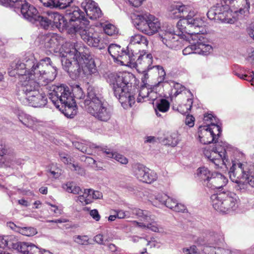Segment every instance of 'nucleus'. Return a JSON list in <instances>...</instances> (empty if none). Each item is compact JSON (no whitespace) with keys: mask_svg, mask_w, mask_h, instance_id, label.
<instances>
[{"mask_svg":"<svg viewBox=\"0 0 254 254\" xmlns=\"http://www.w3.org/2000/svg\"><path fill=\"white\" fill-rule=\"evenodd\" d=\"M224 241V235L222 233H213L204 240V243L211 246L219 247L223 245Z\"/></svg>","mask_w":254,"mask_h":254,"instance_id":"34","label":"nucleus"},{"mask_svg":"<svg viewBox=\"0 0 254 254\" xmlns=\"http://www.w3.org/2000/svg\"><path fill=\"white\" fill-rule=\"evenodd\" d=\"M148 41L146 37L141 34H136L131 36L129 38V43L127 47V51L133 52L134 55L135 53L133 50L135 46L137 47L144 48L147 46Z\"/></svg>","mask_w":254,"mask_h":254,"instance_id":"26","label":"nucleus"},{"mask_svg":"<svg viewBox=\"0 0 254 254\" xmlns=\"http://www.w3.org/2000/svg\"><path fill=\"white\" fill-rule=\"evenodd\" d=\"M213 208L220 212L229 213L238 206V196L231 191H223L211 196Z\"/></svg>","mask_w":254,"mask_h":254,"instance_id":"6","label":"nucleus"},{"mask_svg":"<svg viewBox=\"0 0 254 254\" xmlns=\"http://www.w3.org/2000/svg\"><path fill=\"white\" fill-rule=\"evenodd\" d=\"M231 15V11L227 4L217 3L212 6L207 13L208 18L210 20L225 21Z\"/></svg>","mask_w":254,"mask_h":254,"instance_id":"15","label":"nucleus"},{"mask_svg":"<svg viewBox=\"0 0 254 254\" xmlns=\"http://www.w3.org/2000/svg\"><path fill=\"white\" fill-rule=\"evenodd\" d=\"M14 112L19 116V121L27 127L30 128L32 127L33 126L36 124V121L29 115H25V119L24 120L21 119L20 118V117H21L20 114H22V112L20 111L19 109H15L14 110Z\"/></svg>","mask_w":254,"mask_h":254,"instance_id":"38","label":"nucleus"},{"mask_svg":"<svg viewBox=\"0 0 254 254\" xmlns=\"http://www.w3.org/2000/svg\"><path fill=\"white\" fill-rule=\"evenodd\" d=\"M188 34L195 35L203 33V22L201 19L188 17Z\"/></svg>","mask_w":254,"mask_h":254,"instance_id":"27","label":"nucleus"},{"mask_svg":"<svg viewBox=\"0 0 254 254\" xmlns=\"http://www.w3.org/2000/svg\"><path fill=\"white\" fill-rule=\"evenodd\" d=\"M46 204L53 208L51 209V211L53 212L56 214V216H59L63 213V209L59 207L58 206L52 204L49 202H46Z\"/></svg>","mask_w":254,"mask_h":254,"instance_id":"61","label":"nucleus"},{"mask_svg":"<svg viewBox=\"0 0 254 254\" xmlns=\"http://www.w3.org/2000/svg\"><path fill=\"white\" fill-rule=\"evenodd\" d=\"M197 48H196L195 43L193 45H191L188 46L183 50V53L184 55H187L191 54L196 53V51Z\"/></svg>","mask_w":254,"mask_h":254,"instance_id":"58","label":"nucleus"},{"mask_svg":"<svg viewBox=\"0 0 254 254\" xmlns=\"http://www.w3.org/2000/svg\"><path fill=\"white\" fill-rule=\"evenodd\" d=\"M71 32L79 34L82 40L89 46L97 47L99 49L105 48V44L101 40L94 28L89 25V21L87 24H82L75 26L74 25Z\"/></svg>","mask_w":254,"mask_h":254,"instance_id":"9","label":"nucleus"},{"mask_svg":"<svg viewBox=\"0 0 254 254\" xmlns=\"http://www.w3.org/2000/svg\"><path fill=\"white\" fill-rule=\"evenodd\" d=\"M60 156L61 161L65 164L71 165L73 167V170L75 171L76 173L81 176L85 174L84 169L78 164L72 163V162H73V161L67 154L62 153L60 154Z\"/></svg>","mask_w":254,"mask_h":254,"instance_id":"33","label":"nucleus"},{"mask_svg":"<svg viewBox=\"0 0 254 254\" xmlns=\"http://www.w3.org/2000/svg\"><path fill=\"white\" fill-rule=\"evenodd\" d=\"M108 52L115 61L120 62L122 65L131 64L135 60L133 52L124 50L117 44H112L108 47Z\"/></svg>","mask_w":254,"mask_h":254,"instance_id":"13","label":"nucleus"},{"mask_svg":"<svg viewBox=\"0 0 254 254\" xmlns=\"http://www.w3.org/2000/svg\"><path fill=\"white\" fill-rule=\"evenodd\" d=\"M135 59V58L134 57ZM152 56L151 54H146L143 50L138 56L137 59L134 61L131 64H134V66L137 70H150L152 69L151 67L152 64Z\"/></svg>","mask_w":254,"mask_h":254,"instance_id":"21","label":"nucleus"},{"mask_svg":"<svg viewBox=\"0 0 254 254\" xmlns=\"http://www.w3.org/2000/svg\"><path fill=\"white\" fill-rule=\"evenodd\" d=\"M66 13L69 15L70 25L73 26H79L82 24H87L88 20L87 17H85L84 13L83 12L78 6L75 5L66 10Z\"/></svg>","mask_w":254,"mask_h":254,"instance_id":"18","label":"nucleus"},{"mask_svg":"<svg viewBox=\"0 0 254 254\" xmlns=\"http://www.w3.org/2000/svg\"><path fill=\"white\" fill-rule=\"evenodd\" d=\"M49 17L52 19V24L57 28L64 29L69 27L64 17L60 13L58 12L50 13Z\"/></svg>","mask_w":254,"mask_h":254,"instance_id":"32","label":"nucleus"},{"mask_svg":"<svg viewBox=\"0 0 254 254\" xmlns=\"http://www.w3.org/2000/svg\"><path fill=\"white\" fill-rule=\"evenodd\" d=\"M169 197V196L164 193H158L155 195V199L161 204L165 205Z\"/></svg>","mask_w":254,"mask_h":254,"instance_id":"60","label":"nucleus"},{"mask_svg":"<svg viewBox=\"0 0 254 254\" xmlns=\"http://www.w3.org/2000/svg\"><path fill=\"white\" fill-rule=\"evenodd\" d=\"M198 248L196 246H192L190 247V254H200L203 249L204 244V240L199 238L197 240Z\"/></svg>","mask_w":254,"mask_h":254,"instance_id":"46","label":"nucleus"},{"mask_svg":"<svg viewBox=\"0 0 254 254\" xmlns=\"http://www.w3.org/2000/svg\"><path fill=\"white\" fill-rule=\"evenodd\" d=\"M93 240L99 245H105V243L111 241L112 239L107 236L99 234L94 237Z\"/></svg>","mask_w":254,"mask_h":254,"instance_id":"50","label":"nucleus"},{"mask_svg":"<svg viewBox=\"0 0 254 254\" xmlns=\"http://www.w3.org/2000/svg\"><path fill=\"white\" fill-rule=\"evenodd\" d=\"M24 104L33 107L38 108L44 107L47 104V98L45 95L40 94L39 91L34 92V94L24 98L22 101Z\"/></svg>","mask_w":254,"mask_h":254,"instance_id":"22","label":"nucleus"},{"mask_svg":"<svg viewBox=\"0 0 254 254\" xmlns=\"http://www.w3.org/2000/svg\"><path fill=\"white\" fill-rule=\"evenodd\" d=\"M73 241L80 245H89L91 243L90 239L87 235H75L73 237Z\"/></svg>","mask_w":254,"mask_h":254,"instance_id":"45","label":"nucleus"},{"mask_svg":"<svg viewBox=\"0 0 254 254\" xmlns=\"http://www.w3.org/2000/svg\"><path fill=\"white\" fill-rule=\"evenodd\" d=\"M185 89V87L183 86L182 84L179 83H174V90H175V92L174 93V95L176 97L179 94L181 93L183 91H184Z\"/></svg>","mask_w":254,"mask_h":254,"instance_id":"59","label":"nucleus"},{"mask_svg":"<svg viewBox=\"0 0 254 254\" xmlns=\"http://www.w3.org/2000/svg\"><path fill=\"white\" fill-rule=\"evenodd\" d=\"M78 62L80 64L81 71L82 70L85 74H92L97 72L94 61L89 56L81 55Z\"/></svg>","mask_w":254,"mask_h":254,"instance_id":"25","label":"nucleus"},{"mask_svg":"<svg viewBox=\"0 0 254 254\" xmlns=\"http://www.w3.org/2000/svg\"><path fill=\"white\" fill-rule=\"evenodd\" d=\"M187 12V8L186 5L181 3L173 4L169 8V15L172 18L185 17V13Z\"/></svg>","mask_w":254,"mask_h":254,"instance_id":"28","label":"nucleus"},{"mask_svg":"<svg viewBox=\"0 0 254 254\" xmlns=\"http://www.w3.org/2000/svg\"><path fill=\"white\" fill-rule=\"evenodd\" d=\"M13 3L11 7L17 9H20V12L25 19L35 23V19L38 16V11L33 5L28 3L25 0H16Z\"/></svg>","mask_w":254,"mask_h":254,"instance_id":"14","label":"nucleus"},{"mask_svg":"<svg viewBox=\"0 0 254 254\" xmlns=\"http://www.w3.org/2000/svg\"><path fill=\"white\" fill-rule=\"evenodd\" d=\"M195 44L197 48L196 53L199 54L207 55L212 51V48L210 45L205 44L200 42H197Z\"/></svg>","mask_w":254,"mask_h":254,"instance_id":"41","label":"nucleus"},{"mask_svg":"<svg viewBox=\"0 0 254 254\" xmlns=\"http://www.w3.org/2000/svg\"><path fill=\"white\" fill-rule=\"evenodd\" d=\"M180 141L179 135L177 132H173L171 133L164 140V142L168 145L172 147L176 146Z\"/></svg>","mask_w":254,"mask_h":254,"instance_id":"43","label":"nucleus"},{"mask_svg":"<svg viewBox=\"0 0 254 254\" xmlns=\"http://www.w3.org/2000/svg\"><path fill=\"white\" fill-rule=\"evenodd\" d=\"M228 179L220 173L214 172L206 187L212 190H219L225 186Z\"/></svg>","mask_w":254,"mask_h":254,"instance_id":"24","label":"nucleus"},{"mask_svg":"<svg viewBox=\"0 0 254 254\" xmlns=\"http://www.w3.org/2000/svg\"><path fill=\"white\" fill-rule=\"evenodd\" d=\"M81 48H78L77 44L67 43L63 47L62 52L59 54L60 57H66L73 59V63L69 66L64 64V69L66 71L72 78H76L81 72V66L78 61L80 58L81 52Z\"/></svg>","mask_w":254,"mask_h":254,"instance_id":"7","label":"nucleus"},{"mask_svg":"<svg viewBox=\"0 0 254 254\" xmlns=\"http://www.w3.org/2000/svg\"><path fill=\"white\" fill-rule=\"evenodd\" d=\"M66 190L73 194H80L83 193L82 190L78 186L74 185L73 183H70L66 185Z\"/></svg>","mask_w":254,"mask_h":254,"instance_id":"48","label":"nucleus"},{"mask_svg":"<svg viewBox=\"0 0 254 254\" xmlns=\"http://www.w3.org/2000/svg\"><path fill=\"white\" fill-rule=\"evenodd\" d=\"M156 106L157 109L155 110L156 114L158 117H160L161 114L158 111L165 113L167 112L170 108L169 102L165 99H161L159 101L156 102Z\"/></svg>","mask_w":254,"mask_h":254,"instance_id":"37","label":"nucleus"},{"mask_svg":"<svg viewBox=\"0 0 254 254\" xmlns=\"http://www.w3.org/2000/svg\"><path fill=\"white\" fill-rule=\"evenodd\" d=\"M73 94L74 98L77 99L81 100L84 98L82 89L77 85L74 87L73 89Z\"/></svg>","mask_w":254,"mask_h":254,"instance_id":"55","label":"nucleus"},{"mask_svg":"<svg viewBox=\"0 0 254 254\" xmlns=\"http://www.w3.org/2000/svg\"><path fill=\"white\" fill-rule=\"evenodd\" d=\"M38 42L41 48L49 49L51 52L60 53L63 51V47L64 45L61 46L64 42L63 38L58 34L54 33H49L45 35H41L38 38Z\"/></svg>","mask_w":254,"mask_h":254,"instance_id":"10","label":"nucleus"},{"mask_svg":"<svg viewBox=\"0 0 254 254\" xmlns=\"http://www.w3.org/2000/svg\"><path fill=\"white\" fill-rule=\"evenodd\" d=\"M129 209L130 210L132 216L131 218H134L135 216L140 220L145 222H150L154 220V216L147 210H142L136 207H129Z\"/></svg>","mask_w":254,"mask_h":254,"instance_id":"29","label":"nucleus"},{"mask_svg":"<svg viewBox=\"0 0 254 254\" xmlns=\"http://www.w3.org/2000/svg\"><path fill=\"white\" fill-rule=\"evenodd\" d=\"M20 246L19 251L21 254H41V249L35 244L30 243L23 242Z\"/></svg>","mask_w":254,"mask_h":254,"instance_id":"31","label":"nucleus"},{"mask_svg":"<svg viewBox=\"0 0 254 254\" xmlns=\"http://www.w3.org/2000/svg\"><path fill=\"white\" fill-rule=\"evenodd\" d=\"M74 145L77 149L80 150L82 152L87 153V154H91L92 153V152L90 150L91 148L98 147L96 144L90 142H88L87 144L84 145L82 143L77 142L74 143Z\"/></svg>","mask_w":254,"mask_h":254,"instance_id":"39","label":"nucleus"},{"mask_svg":"<svg viewBox=\"0 0 254 254\" xmlns=\"http://www.w3.org/2000/svg\"><path fill=\"white\" fill-rule=\"evenodd\" d=\"M153 69L156 70L158 72V81L159 82H162L164 81L165 77L166 76V72L162 66L155 65L153 66Z\"/></svg>","mask_w":254,"mask_h":254,"instance_id":"54","label":"nucleus"},{"mask_svg":"<svg viewBox=\"0 0 254 254\" xmlns=\"http://www.w3.org/2000/svg\"><path fill=\"white\" fill-rule=\"evenodd\" d=\"M150 90V89H149L147 85H142L139 91L137 101L138 102L146 101Z\"/></svg>","mask_w":254,"mask_h":254,"instance_id":"44","label":"nucleus"},{"mask_svg":"<svg viewBox=\"0 0 254 254\" xmlns=\"http://www.w3.org/2000/svg\"><path fill=\"white\" fill-rule=\"evenodd\" d=\"M180 34H175L173 32L165 31L159 33V37L163 43L171 49L177 50L181 47L182 40Z\"/></svg>","mask_w":254,"mask_h":254,"instance_id":"17","label":"nucleus"},{"mask_svg":"<svg viewBox=\"0 0 254 254\" xmlns=\"http://www.w3.org/2000/svg\"><path fill=\"white\" fill-rule=\"evenodd\" d=\"M81 7L86 12V16L92 20H96L102 15L98 4L92 0H84L81 2Z\"/></svg>","mask_w":254,"mask_h":254,"instance_id":"20","label":"nucleus"},{"mask_svg":"<svg viewBox=\"0 0 254 254\" xmlns=\"http://www.w3.org/2000/svg\"><path fill=\"white\" fill-rule=\"evenodd\" d=\"M186 24L187 25L188 24V18L187 19H180L177 24V27L182 33L188 34L189 29H187L188 26H186Z\"/></svg>","mask_w":254,"mask_h":254,"instance_id":"52","label":"nucleus"},{"mask_svg":"<svg viewBox=\"0 0 254 254\" xmlns=\"http://www.w3.org/2000/svg\"><path fill=\"white\" fill-rule=\"evenodd\" d=\"M213 173L210 171L206 167H199L196 170V177L198 178L200 181L202 182L204 186H206V182H209L210 178H211Z\"/></svg>","mask_w":254,"mask_h":254,"instance_id":"35","label":"nucleus"},{"mask_svg":"<svg viewBox=\"0 0 254 254\" xmlns=\"http://www.w3.org/2000/svg\"><path fill=\"white\" fill-rule=\"evenodd\" d=\"M91 197L88 193L87 189H84L83 193L75 197L74 199L77 202H80L82 205H85L92 202Z\"/></svg>","mask_w":254,"mask_h":254,"instance_id":"42","label":"nucleus"},{"mask_svg":"<svg viewBox=\"0 0 254 254\" xmlns=\"http://www.w3.org/2000/svg\"><path fill=\"white\" fill-rule=\"evenodd\" d=\"M132 18L136 28L147 35H152L161 28V24L159 19L149 13L133 14Z\"/></svg>","mask_w":254,"mask_h":254,"instance_id":"8","label":"nucleus"},{"mask_svg":"<svg viewBox=\"0 0 254 254\" xmlns=\"http://www.w3.org/2000/svg\"><path fill=\"white\" fill-rule=\"evenodd\" d=\"M103 29L105 33L110 36L114 35L118 32L116 27L110 23L105 24L103 26Z\"/></svg>","mask_w":254,"mask_h":254,"instance_id":"53","label":"nucleus"},{"mask_svg":"<svg viewBox=\"0 0 254 254\" xmlns=\"http://www.w3.org/2000/svg\"><path fill=\"white\" fill-rule=\"evenodd\" d=\"M88 193L91 197V200L92 201V199H101L103 197L102 193L99 191L94 190L92 189H87Z\"/></svg>","mask_w":254,"mask_h":254,"instance_id":"57","label":"nucleus"},{"mask_svg":"<svg viewBox=\"0 0 254 254\" xmlns=\"http://www.w3.org/2000/svg\"><path fill=\"white\" fill-rule=\"evenodd\" d=\"M192 105V99H188L187 103L185 104L179 105L178 110L182 114H186L190 110Z\"/></svg>","mask_w":254,"mask_h":254,"instance_id":"47","label":"nucleus"},{"mask_svg":"<svg viewBox=\"0 0 254 254\" xmlns=\"http://www.w3.org/2000/svg\"><path fill=\"white\" fill-rule=\"evenodd\" d=\"M9 75L21 79H28V76L36 77L42 84L53 81L57 76V68L51 59L46 57L39 62L33 54L25 55L23 62H17L11 69Z\"/></svg>","mask_w":254,"mask_h":254,"instance_id":"1","label":"nucleus"},{"mask_svg":"<svg viewBox=\"0 0 254 254\" xmlns=\"http://www.w3.org/2000/svg\"><path fill=\"white\" fill-rule=\"evenodd\" d=\"M146 183L147 184H151L157 180L158 176L156 172L149 169Z\"/></svg>","mask_w":254,"mask_h":254,"instance_id":"56","label":"nucleus"},{"mask_svg":"<svg viewBox=\"0 0 254 254\" xmlns=\"http://www.w3.org/2000/svg\"><path fill=\"white\" fill-rule=\"evenodd\" d=\"M177 201L170 197H169L165 205L168 208L173 210L174 211L175 205H176Z\"/></svg>","mask_w":254,"mask_h":254,"instance_id":"63","label":"nucleus"},{"mask_svg":"<svg viewBox=\"0 0 254 254\" xmlns=\"http://www.w3.org/2000/svg\"><path fill=\"white\" fill-rule=\"evenodd\" d=\"M6 247L13 249L17 252L19 251L20 246L23 242L18 241L17 238L13 235L6 236Z\"/></svg>","mask_w":254,"mask_h":254,"instance_id":"36","label":"nucleus"},{"mask_svg":"<svg viewBox=\"0 0 254 254\" xmlns=\"http://www.w3.org/2000/svg\"><path fill=\"white\" fill-rule=\"evenodd\" d=\"M149 170V169L144 165L137 163L133 166V175L138 180L145 183Z\"/></svg>","mask_w":254,"mask_h":254,"instance_id":"30","label":"nucleus"},{"mask_svg":"<svg viewBox=\"0 0 254 254\" xmlns=\"http://www.w3.org/2000/svg\"><path fill=\"white\" fill-rule=\"evenodd\" d=\"M19 233L22 235L31 237L37 233L36 229L33 227H21Z\"/></svg>","mask_w":254,"mask_h":254,"instance_id":"49","label":"nucleus"},{"mask_svg":"<svg viewBox=\"0 0 254 254\" xmlns=\"http://www.w3.org/2000/svg\"><path fill=\"white\" fill-rule=\"evenodd\" d=\"M231 181L239 185L240 189L245 185L250 176V173L247 165L240 162L233 164L229 171Z\"/></svg>","mask_w":254,"mask_h":254,"instance_id":"12","label":"nucleus"},{"mask_svg":"<svg viewBox=\"0 0 254 254\" xmlns=\"http://www.w3.org/2000/svg\"><path fill=\"white\" fill-rule=\"evenodd\" d=\"M81 7L86 12V16L92 20H96L102 15L98 4L92 0H84L81 2Z\"/></svg>","mask_w":254,"mask_h":254,"instance_id":"19","label":"nucleus"},{"mask_svg":"<svg viewBox=\"0 0 254 254\" xmlns=\"http://www.w3.org/2000/svg\"><path fill=\"white\" fill-rule=\"evenodd\" d=\"M44 6L58 9H67L75 5L76 0H39Z\"/></svg>","mask_w":254,"mask_h":254,"instance_id":"23","label":"nucleus"},{"mask_svg":"<svg viewBox=\"0 0 254 254\" xmlns=\"http://www.w3.org/2000/svg\"><path fill=\"white\" fill-rule=\"evenodd\" d=\"M133 78V74L129 72L111 73L107 78L115 96L124 108L131 107L135 103V97L130 91Z\"/></svg>","mask_w":254,"mask_h":254,"instance_id":"3","label":"nucleus"},{"mask_svg":"<svg viewBox=\"0 0 254 254\" xmlns=\"http://www.w3.org/2000/svg\"><path fill=\"white\" fill-rule=\"evenodd\" d=\"M97 148H100L101 151H102L103 153H104L107 157L110 158H113L114 157V155L116 153L113 152L110 149H107L106 147H100L98 146Z\"/></svg>","mask_w":254,"mask_h":254,"instance_id":"64","label":"nucleus"},{"mask_svg":"<svg viewBox=\"0 0 254 254\" xmlns=\"http://www.w3.org/2000/svg\"><path fill=\"white\" fill-rule=\"evenodd\" d=\"M114 212L117 214V217L119 219H126L131 217L130 210L128 208V210H124L122 209L114 210Z\"/></svg>","mask_w":254,"mask_h":254,"instance_id":"51","label":"nucleus"},{"mask_svg":"<svg viewBox=\"0 0 254 254\" xmlns=\"http://www.w3.org/2000/svg\"><path fill=\"white\" fill-rule=\"evenodd\" d=\"M47 89L49 99L65 116L72 118L76 114L75 101L67 86L52 85Z\"/></svg>","mask_w":254,"mask_h":254,"instance_id":"4","label":"nucleus"},{"mask_svg":"<svg viewBox=\"0 0 254 254\" xmlns=\"http://www.w3.org/2000/svg\"><path fill=\"white\" fill-rule=\"evenodd\" d=\"M113 158L122 164H127L128 163V159L119 153H116Z\"/></svg>","mask_w":254,"mask_h":254,"instance_id":"62","label":"nucleus"},{"mask_svg":"<svg viewBox=\"0 0 254 254\" xmlns=\"http://www.w3.org/2000/svg\"><path fill=\"white\" fill-rule=\"evenodd\" d=\"M20 86L19 87L18 95L19 100L21 101L24 98H26L27 96L34 94V92L38 91L39 85L46 86L49 83L42 84L36 77H31V75L28 76V79H21Z\"/></svg>","mask_w":254,"mask_h":254,"instance_id":"11","label":"nucleus"},{"mask_svg":"<svg viewBox=\"0 0 254 254\" xmlns=\"http://www.w3.org/2000/svg\"><path fill=\"white\" fill-rule=\"evenodd\" d=\"M227 4L231 13L233 11L238 16L247 15L249 12L250 3L248 0H222Z\"/></svg>","mask_w":254,"mask_h":254,"instance_id":"16","label":"nucleus"},{"mask_svg":"<svg viewBox=\"0 0 254 254\" xmlns=\"http://www.w3.org/2000/svg\"><path fill=\"white\" fill-rule=\"evenodd\" d=\"M221 131L220 126L214 123H211L209 126H200L198 129V137L200 142L205 144L214 142L215 144L212 148L206 147L203 150L204 156L209 161V165L215 169L221 168L228 162V158L226 155V143L216 141V136H219Z\"/></svg>","mask_w":254,"mask_h":254,"instance_id":"2","label":"nucleus"},{"mask_svg":"<svg viewBox=\"0 0 254 254\" xmlns=\"http://www.w3.org/2000/svg\"><path fill=\"white\" fill-rule=\"evenodd\" d=\"M78 104L99 121L107 122L111 118L110 109L102 101L100 94L93 87L88 88L86 99L80 101Z\"/></svg>","mask_w":254,"mask_h":254,"instance_id":"5","label":"nucleus"},{"mask_svg":"<svg viewBox=\"0 0 254 254\" xmlns=\"http://www.w3.org/2000/svg\"><path fill=\"white\" fill-rule=\"evenodd\" d=\"M37 22L39 23L41 27L45 29H48L52 25V19L49 17V14L48 16L38 15L35 19V23Z\"/></svg>","mask_w":254,"mask_h":254,"instance_id":"40","label":"nucleus"}]
</instances>
